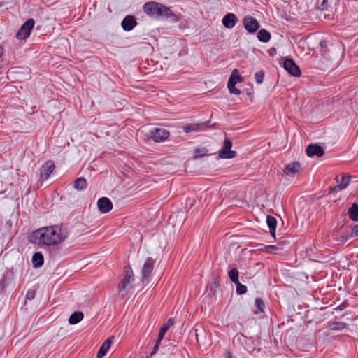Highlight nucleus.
<instances>
[{
  "instance_id": "27",
  "label": "nucleus",
  "mask_w": 358,
  "mask_h": 358,
  "mask_svg": "<svg viewBox=\"0 0 358 358\" xmlns=\"http://www.w3.org/2000/svg\"><path fill=\"white\" fill-rule=\"evenodd\" d=\"M332 3L336 6L338 4V0H322V3L319 6V8L322 11L328 10L329 7Z\"/></svg>"
},
{
  "instance_id": "13",
  "label": "nucleus",
  "mask_w": 358,
  "mask_h": 358,
  "mask_svg": "<svg viewBox=\"0 0 358 358\" xmlns=\"http://www.w3.org/2000/svg\"><path fill=\"white\" fill-rule=\"evenodd\" d=\"M338 185L334 187L335 190H343L345 189L350 182V176L342 174L341 177L336 178Z\"/></svg>"
},
{
  "instance_id": "8",
  "label": "nucleus",
  "mask_w": 358,
  "mask_h": 358,
  "mask_svg": "<svg viewBox=\"0 0 358 358\" xmlns=\"http://www.w3.org/2000/svg\"><path fill=\"white\" fill-rule=\"evenodd\" d=\"M284 69L292 76L299 77L301 76V70L298 65L292 59H286L283 62Z\"/></svg>"
},
{
  "instance_id": "37",
  "label": "nucleus",
  "mask_w": 358,
  "mask_h": 358,
  "mask_svg": "<svg viewBox=\"0 0 358 358\" xmlns=\"http://www.w3.org/2000/svg\"><path fill=\"white\" fill-rule=\"evenodd\" d=\"M159 343H157V340L156 341V343H155V346L153 347L152 352L150 354L151 356H152V355H154L155 354L157 353V352L158 351V349H159Z\"/></svg>"
},
{
  "instance_id": "35",
  "label": "nucleus",
  "mask_w": 358,
  "mask_h": 358,
  "mask_svg": "<svg viewBox=\"0 0 358 358\" xmlns=\"http://www.w3.org/2000/svg\"><path fill=\"white\" fill-rule=\"evenodd\" d=\"M255 80L258 84H261L264 80V73L263 71L256 72L255 74Z\"/></svg>"
},
{
  "instance_id": "38",
  "label": "nucleus",
  "mask_w": 358,
  "mask_h": 358,
  "mask_svg": "<svg viewBox=\"0 0 358 358\" xmlns=\"http://www.w3.org/2000/svg\"><path fill=\"white\" fill-rule=\"evenodd\" d=\"M34 296H35V293H34V292H31V291L28 292L26 295V298L29 300L33 299L34 298Z\"/></svg>"
},
{
  "instance_id": "11",
  "label": "nucleus",
  "mask_w": 358,
  "mask_h": 358,
  "mask_svg": "<svg viewBox=\"0 0 358 358\" xmlns=\"http://www.w3.org/2000/svg\"><path fill=\"white\" fill-rule=\"evenodd\" d=\"M97 206L101 213H108L113 208V203L107 197H101L97 201Z\"/></svg>"
},
{
  "instance_id": "1",
  "label": "nucleus",
  "mask_w": 358,
  "mask_h": 358,
  "mask_svg": "<svg viewBox=\"0 0 358 358\" xmlns=\"http://www.w3.org/2000/svg\"><path fill=\"white\" fill-rule=\"evenodd\" d=\"M67 237L66 229L59 225L40 228L34 231L31 236V242L45 245H59Z\"/></svg>"
},
{
  "instance_id": "26",
  "label": "nucleus",
  "mask_w": 358,
  "mask_h": 358,
  "mask_svg": "<svg viewBox=\"0 0 358 358\" xmlns=\"http://www.w3.org/2000/svg\"><path fill=\"white\" fill-rule=\"evenodd\" d=\"M271 37V34L264 29H260L257 33V38L259 41L263 43L268 42Z\"/></svg>"
},
{
  "instance_id": "12",
  "label": "nucleus",
  "mask_w": 358,
  "mask_h": 358,
  "mask_svg": "<svg viewBox=\"0 0 358 358\" xmlns=\"http://www.w3.org/2000/svg\"><path fill=\"white\" fill-rule=\"evenodd\" d=\"M306 155L310 157L313 156L321 157L324 155V150L320 145L310 144L306 148Z\"/></svg>"
},
{
  "instance_id": "41",
  "label": "nucleus",
  "mask_w": 358,
  "mask_h": 358,
  "mask_svg": "<svg viewBox=\"0 0 358 358\" xmlns=\"http://www.w3.org/2000/svg\"><path fill=\"white\" fill-rule=\"evenodd\" d=\"M228 358H231V357H228Z\"/></svg>"
},
{
  "instance_id": "24",
  "label": "nucleus",
  "mask_w": 358,
  "mask_h": 358,
  "mask_svg": "<svg viewBox=\"0 0 358 358\" xmlns=\"http://www.w3.org/2000/svg\"><path fill=\"white\" fill-rule=\"evenodd\" d=\"M44 259L41 252H36L32 256V264L34 267H40L43 264Z\"/></svg>"
},
{
  "instance_id": "18",
  "label": "nucleus",
  "mask_w": 358,
  "mask_h": 358,
  "mask_svg": "<svg viewBox=\"0 0 358 358\" xmlns=\"http://www.w3.org/2000/svg\"><path fill=\"white\" fill-rule=\"evenodd\" d=\"M174 323V319L173 318H169L166 324H164L160 329L159 332L158 334V338H157V343H160L166 332L168 331L169 327L173 325Z\"/></svg>"
},
{
  "instance_id": "2",
  "label": "nucleus",
  "mask_w": 358,
  "mask_h": 358,
  "mask_svg": "<svg viewBox=\"0 0 358 358\" xmlns=\"http://www.w3.org/2000/svg\"><path fill=\"white\" fill-rule=\"evenodd\" d=\"M143 11L152 17L170 18L173 15V13L169 8L153 1L145 3L143 6Z\"/></svg>"
},
{
  "instance_id": "16",
  "label": "nucleus",
  "mask_w": 358,
  "mask_h": 358,
  "mask_svg": "<svg viewBox=\"0 0 358 358\" xmlns=\"http://www.w3.org/2000/svg\"><path fill=\"white\" fill-rule=\"evenodd\" d=\"M113 342V337H110V338H108V339H106L103 343L101 346L100 347V348L96 354V358H103L106 355L107 351L110 348Z\"/></svg>"
},
{
  "instance_id": "19",
  "label": "nucleus",
  "mask_w": 358,
  "mask_h": 358,
  "mask_svg": "<svg viewBox=\"0 0 358 358\" xmlns=\"http://www.w3.org/2000/svg\"><path fill=\"white\" fill-rule=\"evenodd\" d=\"M266 222L268 227L270 229L271 235L274 238L275 236L277 220L274 217L271 215H268L266 217Z\"/></svg>"
},
{
  "instance_id": "28",
  "label": "nucleus",
  "mask_w": 358,
  "mask_h": 358,
  "mask_svg": "<svg viewBox=\"0 0 358 358\" xmlns=\"http://www.w3.org/2000/svg\"><path fill=\"white\" fill-rule=\"evenodd\" d=\"M227 87L231 94H234L236 95H238L241 94V91L236 87V81L229 80L227 83Z\"/></svg>"
},
{
  "instance_id": "40",
  "label": "nucleus",
  "mask_w": 358,
  "mask_h": 358,
  "mask_svg": "<svg viewBox=\"0 0 358 358\" xmlns=\"http://www.w3.org/2000/svg\"><path fill=\"white\" fill-rule=\"evenodd\" d=\"M325 43V42H324V41H321V42H320L321 45H323V43Z\"/></svg>"
},
{
  "instance_id": "36",
  "label": "nucleus",
  "mask_w": 358,
  "mask_h": 358,
  "mask_svg": "<svg viewBox=\"0 0 358 358\" xmlns=\"http://www.w3.org/2000/svg\"><path fill=\"white\" fill-rule=\"evenodd\" d=\"M277 249L278 248L275 245H268L265 247L266 251L269 253L273 252Z\"/></svg>"
},
{
  "instance_id": "14",
  "label": "nucleus",
  "mask_w": 358,
  "mask_h": 358,
  "mask_svg": "<svg viewBox=\"0 0 358 358\" xmlns=\"http://www.w3.org/2000/svg\"><path fill=\"white\" fill-rule=\"evenodd\" d=\"M136 21L134 16L127 15L122 21V27L124 31H129L136 25Z\"/></svg>"
},
{
  "instance_id": "31",
  "label": "nucleus",
  "mask_w": 358,
  "mask_h": 358,
  "mask_svg": "<svg viewBox=\"0 0 358 358\" xmlns=\"http://www.w3.org/2000/svg\"><path fill=\"white\" fill-rule=\"evenodd\" d=\"M236 293L238 294H245L247 292V287L243 284H241L239 281L238 282H236Z\"/></svg>"
},
{
  "instance_id": "7",
  "label": "nucleus",
  "mask_w": 358,
  "mask_h": 358,
  "mask_svg": "<svg viewBox=\"0 0 358 358\" xmlns=\"http://www.w3.org/2000/svg\"><path fill=\"white\" fill-rule=\"evenodd\" d=\"M232 143L229 139L224 141L222 149L219 152V156L222 159H231L236 155V152L231 150Z\"/></svg>"
},
{
  "instance_id": "22",
  "label": "nucleus",
  "mask_w": 358,
  "mask_h": 358,
  "mask_svg": "<svg viewBox=\"0 0 358 358\" xmlns=\"http://www.w3.org/2000/svg\"><path fill=\"white\" fill-rule=\"evenodd\" d=\"M347 324L343 322H330L328 323V327L331 331H338L344 329Z\"/></svg>"
},
{
  "instance_id": "30",
  "label": "nucleus",
  "mask_w": 358,
  "mask_h": 358,
  "mask_svg": "<svg viewBox=\"0 0 358 358\" xmlns=\"http://www.w3.org/2000/svg\"><path fill=\"white\" fill-rule=\"evenodd\" d=\"M208 150L206 148H197L194 150V158L201 157L207 155Z\"/></svg>"
},
{
  "instance_id": "39",
  "label": "nucleus",
  "mask_w": 358,
  "mask_h": 358,
  "mask_svg": "<svg viewBox=\"0 0 358 358\" xmlns=\"http://www.w3.org/2000/svg\"><path fill=\"white\" fill-rule=\"evenodd\" d=\"M3 48L0 46V57L3 55Z\"/></svg>"
},
{
  "instance_id": "34",
  "label": "nucleus",
  "mask_w": 358,
  "mask_h": 358,
  "mask_svg": "<svg viewBox=\"0 0 358 358\" xmlns=\"http://www.w3.org/2000/svg\"><path fill=\"white\" fill-rule=\"evenodd\" d=\"M255 307L261 312L263 311V309L264 308V303L263 300L259 298H257L255 299Z\"/></svg>"
},
{
  "instance_id": "17",
  "label": "nucleus",
  "mask_w": 358,
  "mask_h": 358,
  "mask_svg": "<svg viewBox=\"0 0 358 358\" xmlns=\"http://www.w3.org/2000/svg\"><path fill=\"white\" fill-rule=\"evenodd\" d=\"M301 170V164L298 162H293L287 165L284 173L287 176H293Z\"/></svg>"
},
{
  "instance_id": "32",
  "label": "nucleus",
  "mask_w": 358,
  "mask_h": 358,
  "mask_svg": "<svg viewBox=\"0 0 358 358\" xmlns=\"http://www.w3.org/2000/svg\"><path fill=\"white\" fill-rule=\"evenodd\" d=\"M231 79L233 81H236V84L238 82L241 81V77L239 72L237 69L233 70L229 80H231Z\"/></svg>"
},
{
  "instance_id": "15",
  "label": "nucleus",
  "mask_w": 358,
  "mask_h": 358,
  "mask_svg": "<svg viewBox=\"0 0 358 358\" xmlns=\"http://www.w3.org/2000/svg\"><path fill=\"white\" fill-rule=\"evenodd\" d=\"M237 20V17L234 13H229L222 18V24L226 28L232 29L235 27Z\"/></svg>"
},
{
  "instance_id": "29",
  "label": "nucleus",
  "mask_w": 358,
  "mask_h": 358,
  "mask_svg": "<svg viewBox=\"0 0 358 358\" xmlns=\"http://www.w3.org/2000/svg\"><path fill=\"white\" fill-rule=\"evenodd\" d=\"M230 280L234 282H238V271L236 268L231 269L228 273Z\"/></svg>"
},
{
  "instance_id": "25",
  "label": "nucleus",
  "mask_w": 358,
  "mask_h": 358,
  "mask_svg": "<svg viewBox=\"0 0 358 358\" xmlns=\"http://www.w3.org/2000/svg\"><path fill=\"white\" fill-rule=\"evenodd\" d=\"M84 315L82 312H74L69 318L70 324H76L83 319Z\"/></svg>"
},
{
  "instance_id": "5",
  "label": "nucleus",
  "mask_w": 358,
  "mask_h": 358,
  "mask_svg": "<svg viewBox=\"0 0 358 358\" xmlns=\"http://www.w3.org/2000/svg\"><path fill=\"white\" fill-rule=\"evenodd\" d=\"M34 26V20L33 19L27 20L20 27L16 34V37L18 39H26L31 33V29Z\"/></svg>"
},
{
  "instance_id": "23",
  "label": "nucleus",
  "mask_w": 358,
  "mask_h": 358,
  "mask_svg": "<svg viewBox=\"0 0 358 358\" xmlns=\"http://www.w3.org/2000/svg\"><path fill=\"white\" fill-rule=\"evenodd\" d=\"M73 187L78 191H83L87 187V182L85 178L80 177L74 181Z\"/></svg>"
},
{
  "instance_id": "4",
  "label": "nucleus",
  "mask_w": 358,
  "mask_h": 358,
  "mask_svg": "<svg viewBox=\"0 0 358 358\" xmlns=\"http://www.w3.org/2000/svg\"><path fill=\"white\" fill-rule=\"evenodd\" d=\"M170 136L168 130L164 128H153L150 131V137L155 142H162L166 140Z\"/></svg>"
},
{
  "instance_id": "33",
  "label": "nucleus",
  "mask_w": 358,
  "mask_h": 358,
  "mask_svg": "<svg viewBox=\"0 0 358 358\" xmlns=\"http://www.w3.org/2000/svg\"><path fill=\"white\" fill-rule=\"evenodd\" d=\"M348 238H354L358 236V224L352 225L351 227V231L349 234L347 235Z\"/></svg>"
},
{
  "instance_id": "3",
  "label": "nucleus",
  "mask_w": 358,
  "mask_h": 358,
  "mask_svg": "<svg viewBox=\"0 0 358 358\" xmlns=\"http://www.w3.org/2000/svg\"><path fill=\"white\" fill-rule=\"evenodd\" d=\"M123 278L118 285V293L122 297H124L129 290L131 288V282L134 280L132 269L130 266H125L124 268Z\"/></svg>"
},
{
  "instance_id": "10",
  "label": "nucleus",
  "mask_w": 358,
  "mask_h": 358,
  "mask_svg": "<svg viewBox=\"0 0 358 358\" xmlns=\"http://www.w3.org/2000/svg\"><path fill=\"white\" fill-rule=\"evenodd\" d=\"M155 260L150 257L146 259L141 270L142 280H148L150 278L153 270Z\"/></svg>"
},
{
  "instance_id": "21",
  "label": "nucleus",
  "mask_w": 358,
  "mask_h": 358,
  "mask_svg": "<svg viewBox=\"0 0 358 358\" xmlns=\"http://www.w3.org/2000/svg\"><path fill=\"white\" fill-rule=\"evenodd\" d=\"M348 214L351 220L358 222V204L353 203L348 210Z\"/></svg>"
},
{
  "instance_id": "9",
  "label": "nucleus",
  "mask_w": 358,
  "mask_h": 358,
  "mask_svg": "<svg viewBox=\"0 0 358 358\" xmlns=\"http://www.w3.org/2000/svg\"><path fill=\"white\" fill-rule=\"evenodd\" d=\"M55 163L52 160L47 161L40 169V180H46L55 169Z\"/></svg>"
},
{
  "instance_id": "6",
  "label": "nucleus",
  "mask_w": 358,
  "mask_h": 358,
  "mask_svg": "<svg viewBox=\"0 0 358 358\" xmlns=\"http://www.w3.org/2000/svg\"><path fill=\"white\" fill-rule=\"evenodd\" d=\"M243 24L245 30L251 34L256 32L259 28V23L257 20L250 15L244 17Z\"/></svg>"
},
{
  "instance_id": "20",
  "label": "nucleus",
  "mask_w": 358,
  "mask_h": 358,
  "mask_svg": "<svg viewBox=\"0 0 358 358\" xmlns=\"http://www.w3.org/2000/svg\"><path fill=\"white\" fill-rule=\"evenodd\" d=\"M204 126L205 125L203 123H201V124L192 123V124H188L183 126L182 129L185 133H189L192 131H198L201 128L204 127Z\"/></svg>"
}]
</instances>
